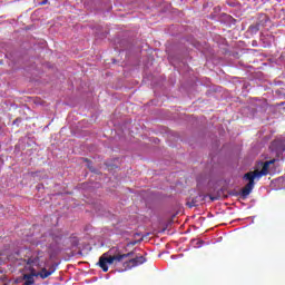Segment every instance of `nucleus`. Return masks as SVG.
Returning a JSON list of instances; mask_svg holds the SVG:
<instances>
[{
  "instance_id": "nucleus-1",
  "label": "nucleus",
  "mask_w": 285,
  "mask_h": 285,
  "mask_svg": "<svg viewBox=\"0 0 285 285\" xmlns=\"http://www.w3.org/2000/svg\"><path fill=\"white\" fill-rule=\"evenodd\" d=\"M107 253L99 257L97 265L102 268L104 273L108 272V265H117L122 262L120 253H116L115 255H110L108 257Z\"/></svg>"
},
{
  "instance_id": "nucleus-2",
  "label": "nucleus",
  "mask_w": 285,
  "mask_h": 285,
  "mask_svg": "<svg viewBox=\"0 0 285 285\" xmlns=\"http://www.w3.org/2000/svg\"><path fill=\"white\" fill-rule=\"evenodd\" d=\"M243 179L249 181V183L246 184L245 187H243L242 190H240V196H242V198H243V199H246V198L250 195L253 188H255V179H256V178L253 177L250 174L247 173V174H245V176H243Z\"/></svg>"
},
{
  "instance_id": "nucleus-3",
  "label": "nucleus",
  "mask_w": 285,
  "mask_h": 285,
  "mask_svg": "<svg viewBox=\"0 0 285 285\" xmlns=\"http://www.w3.org/2000/svg\"><path fill=\"white\" fill-rule=\"evenodd\" d=\"M146 262L147 259L144 255H136L135 258H130L122 264L124 268L121 271L122 272L130 271Z\"/></svg>"
},
{
  "instance_id": "nucleus-4",
  "label": "nucleus",
  "mask_w": 285,
  "mask_h": 285,
  "mask_svg": "<svg viewBox=\"0 0 285 285\" xmlns=\"http://www.w3.org/2000/svg\"><path fill=\"white\" fill-rule=\"evenodd\" d=\"M50 238L52 242L49 244L48 248L50 250H53V253L59 252V244L63 239V235L59 230H57L50 235Z\"/></svg>"
},
{
  "instance_id": "nucleus-5",
  "label": "nucleus",
  "mask_w": 285,
  "mask_h": 285,
  "mask_svg": "<svg viewBox=\"0 0 285 285\" xmlns=\"http://www.w3.org/2000/svg\"><path fill=\"white\" fill-rule=\"evenodd\" d=\"M275 164V160H271V161H266L263 165V168L261 170H254V171H249L247 173L248 175H250L253 178H262L263 176H266L268 174V169L271 168V165Z\"/></svg>"
},
{
  "instance_id": "nucleus-6",
  "label": "nucleus",
  "mask_w": 285,
  "mask_h": 285,
  "mask_svg": "<svg viewBox=\"0 0 285 285\" xmlns=\"http://www.w3.org/2000/svg\"><path fill=\"white\" fill-rule=\"evenodd\" d=\"M45 252L38 250L33 254V256L28 258V264L32 266L40 267L42 264H45Z\"/></svg>"
},
{
  "instance_id": "nucleus-7",
  "label": "nucleus",
  "mask_w": 285,
  "mask_h": 285,
  "mask_svg": "<svg viewBox=\"0 0 285 285\" xmlns=\"http://www.w3.org/2000/svg\"><path fill=\"white\" fill-rule=\"evenodd\" d=\"M50 275H53V271H48L46 267H42L41 272L35 273V276H40L42 279L48 278Z\"/></svg>"
},
{
  "instance_id": "nucleus-8",
  "label": "nucleus",
  "mask_w": 285,
  "mask_h": 285,
  "mask_svg": "<svg viewBox=\"0 0 285 285\" xmlns=\"http://www.w3.org/2000/svg\"><path fill=\"white\" fill-rule=\"evenodd\" d=\"M9 262H20L22 259L20 250L12 252L8 255Z\"/></svg>"
},
{
  "instance_id": "nucleus-9",
  "label": "nucleus",
  "mask_w": 285,
  "mask_h": 285,
  "mask_svg": "<svg viewBox=\"0 0 285 285\" xmlns=\"http://www.w3.org/2000/svg\"><path fill=\"white\" fill-rule=\"evenodd\" d=\"M35 276H36V273L26 274L23 276L24 285H35Z\"/></svg>"
},
{
  "instance_id": "nucleus-10",
  "label": "nucleus",
  "mask_w": 285,
  "mask_h": 285,
  "mask_svg": "<svg viewBox=\"0 0 285 285\" xmlns=\"http://www.w3.org/2000/svg\"><path fill=\"white\" fill-rule=\"evenodd\" d=\"M135 252L136 249L131 250V252H128V253H125V254H121L120 253V258L121 261L126 259V258H130V257H135Z\"/></svg>"
},
{
  "instance_id": "nucleus-11",
  "label": "nucleus",
  "mask_w": 285,
  "mask_h": 285,
  "mask_svg": "<svg viewBox=\"0 0 285 285\" xmlns=\"http://www.w3.org/2000/svg\"><path fill=\"white\" fill-rule=\"evenodd\" d=\"M248 30H249L250 35H257L259 31V24L258 23L252 24Z\"/></svg>"
},
{
  "instance_id": "nucleus-12",
  "label": "nucleus",
  "mask_w": 285,
  "mask_h": 285,
  "mask_svg": "<svg viewBox=\"0 0 285 285\" xmlns=\"http://www.w3.org/2000/svg\"><path fill=\"white\" fill-rule=\"evenodd\" d=\"M136 244H137V240H135V242H129V243H127V247L136 246Z\"/></svg>"
},
{
  "instance_id": "nucleus-13",
  "label": "nucleus",
  "mask_w": 285,
  "mask_h": 285,
  "mask_svg": "<svg viewBox=\"0 0 285 285\" xmlns=\"http://www.w3.org/2000/svg\"><path fill=\"white\" fill-rule=\"evenodd\" d=\"M188 205H189V208L197 206L195 200H191V203H189Z\"/></svg>"
},
{
  "instance_id": "nucleus-14",
  "label": "nucleus",
  "mask_w": 285,
  "mask_h": 285,
  "mask_svg": "<svg viewBox=\"0 0 285 285\" xmlns=\"http://www.w3.org/2000/svg\"><path fill=\"white\" fill-rule=\"evenodd\" d=\"M49 3V0H43L42 2H41V6H46V4H48Z\"/></svg>"
},
{
  "instance_id": "nucleus-15",
  "label": "nucleus",
  "mask_w": 285,
  "mask_h": 285,
  "mask_svg": "<svg viewBox=\"0 0 285 285\" xmlns=\"http://www.w3.org/2000/svg\"><path fill=\"white\" fill-rule=\"evenodd\" d=\"M48 272H53V274H55L56 268H55V267H50V268L48 269Z\"/></svg>"
},
{
  "instance_id": "nucleus-16",
  "label": "nucleus",
  "mask_w": 285,
  "mask_h": 285,
  "mask_svg": "<svg viewBox=\"0 0 285 285\" xmlns=\"http://www.w3.org/2000/svg\"><path fill=\"white\" fill-rule=\"evenodd\" d=\"M83 161H85V163H88V164L90 163L89 159H87V158H85Z\"/></svg>"
},
{
  "instance_id": "nucleus-17",
  "label": "nucleus",
  "mask_w": 285,
  "mask_h": 285,
  "mask_svg": "<svg viewBox=\"0 0 285 285\" xmlns=\"http://www.w3.org/2000/svg\"><path fill=\"white\" fill-rule=\"evenodd\" d=\"M19 121V118L14 119L13 124H17Z\"/></svg>"
},
{
  "instance_id": "nucleus-18",
  "label": "nucleus",
  "mask_w": 285,
  "mask_h": 285,
  "mask_svg": "<svg viewBox=\"0 0 285 285\" xmlns=\"http://www.w3.org/2000/svg\"><path fill=\"white\" fill-rule=\"evenodd\" d=\"M88 168L91 169V170H94L92 167L90 166V164H88Z\"/></svg>"
},
{
  "instance_id": "nucleus-19",
  "label": "nucleus",
  "mask_w": 285,
  "mask_h": 285,
  "mask_svg": "<svg viewBox=\"0 0 285 285\" xmlns=\"http://www.w3.org/2000/svg\"><path fill=\"white\" fill-rule=\"evenodd\" d=\"M210 200H212V202H215V198H214V197H210Z\"/></svg>"
}]
</instances>
